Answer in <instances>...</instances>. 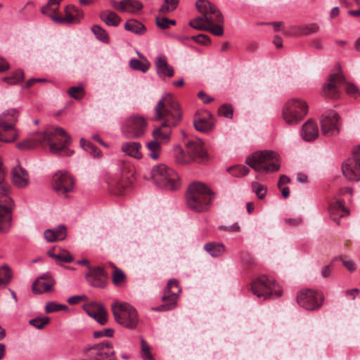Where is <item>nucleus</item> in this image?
<instances>
[{
    "mask_svg": "<svg viewBox=\"0 0 360 360\" xmlns=\"http://www.w3.org/2000/svg\"><path fill=\"white\" fill-rule=\"evenodd\" d=\"M114 330L112 328H105L101 330L94 331L93 336L94 338H99L101 337L111 338L113 336Z\"/></svg>",
    "mask_w": 360,
    "mask_h": 360,
    "instance_id": "nucleus-56",
    "label": "nucleus"
},
{
    "mask_svg": "<svg viewBox=\"0 0 360 360\" xmlns=\"http://www.w3.org/2000/svg\"><path fill=\"white\" fill-rule=\"evenodd\" d=\"M189 25L198 30H206L207 29V23L205 17L200 16L189 22Z\"/></svg>",
    "mask_w": 360,
    "mask_h": 360,
    "instance_id": "nucleus-42",
    "label": "nucleus"
},
{
    "mask_svg": "<svg viewBox=\"0 0 360 360\" xmlns=\"http://www.w3.org/2000/svg\"><path fill=\"white\" fill-rule=\"evenodd\" d=\"M80 144L83 148L88 151L94 157H99L101 154V151L92 143L89 141H86L84 139H81Z\"/></svg>",
    "mask_w": 360,
    "mask_h": 360,
    "instance_id": "nucleus-43",
    "label": "nucleus"
},
{
    "mask_svg": "<svg viewBox=\"0 0 360 360\" xmlns=\"http://www.w3.org/2000/svg\"><path fill=\"white\" fill-rule=\"evenodd\" d=\"M155 67L160 77H173L174 73V68L168 64L167 58L164 55L160 54L158 56L155 60Z\"/></svg>",
    "mask_w": 360,
    "mask_h": 360,
    "instance_id": "nucleus-28",
    "label": "nucleus"
},
{
    "mask_svg": "<svg viewBox=\"0 0 360 360\" xmlns=\"http://www.w3.org/2000/svg\"><path fill=\"white\" fill-rule=\"evenodd\" d=\"M229 170L233 176L241 177L248 174L250 169L244 165H236L230 167Z\"/></svg>",
    "mask_w": 360,
    "mask_h": 360,
    "instance_id": "nucleus-49",
    "label": "nucleus"
},
{
    "mask_svg": "<svg viewBox=\"0 0 360 360\" xmlns=\"http://www.w3.org/2000/svg\"><path fill=\"white\" fill-rule=\"evenodd\" d=\"M151 177L154 184L161 188L173 191L181 186L177 173L164 164H159L153 167Z\"/></svg>",
    "mask_w": 360,
    "mask_h": 360,
    "instance_id": "nucleus-6",
    "label": "nucleus"
},
{
    "mask_svg": "<svg viewBox=\"0 0 360 360\" xmlns=\"http://www.w3.org/2000/svg\"><path fill=\"white\" fill-rule=\"evenodd\" d=\"M181 291V290L179 286L177 280H169L165 288L164 295L162 297V300L165 304L156 308H153V310L168 311L174 309L176 306L177 299Z\"/></svg>",
    "mask_w": 360,
    "mask_h": 360,
    "instance_id": "nucleus-12",
    "label": "nucleus"
},
{
    "mask_svg": "<svg viewBox=\"0 0 360 360\" xmlns=\"http://www.w3.org/2000/svg\"><path fill=\"white\" fill-rule=\"evenodd\" d=\"M86 314L94 318L98 323L103 326L107 323L108 314L103 305L92 302L84 307Z\"/></svg>",
    "mask_w": 360,
    "mask_h": 360,
    "instance_id": "nucleus-24",
    "label": "nucleus"
},
{
    "mask_svg": "<svg viewBox=\"0 0 360 360\" xmlns=\"http://www.w3.org/2000/svg\"><path fill=\"white\" fill-rule=\"evenodd\" d=\"M319 30V26L315 23H312L300 27V32L301 34L309 35L317 32Z\"/></svg>",
    "mask_w": 360,
    "mask_h": 360,
    "instance_id": "nucleus-55",
    "label": "nucleus"
},
{
    "mask_svg": "<svg viewBox=\"0 0 360 360\" xmlns=\"http://www.w3.org/2000/svg\"><path fill=\"white\" fill-rule=\"evenodd\" d=\"M330 212L332 215L338 214L342 217L349 214V212L344 207V202L338 200L330 206Z\"/></svg>",
    "mask_w": 360,
    "mask_h": 360,
    "instance_id": "nucleus-39",
    "label": "nucleus"
},
{
    "mask_svg": "<svg viewBox=\"0 0 360 360\" xmlns=\"http://www.w3.org/2000/svg\"><path fill=\"white\" fill-rule=\"evenodd\" d=\"M198 11L205 17L207 23L223 22L224 18L218 8L207 0H198L195 3Z\"/></svg>",
    "mask_w": 360,
    "mask_h": 360,
    "instance_id": "nucleus-16",
    "label": "nucleus"
},
{
    "mask_svg": "<svg viewBox=\"0 0 360 360\" xmlns=\"http://www.w3.org/2000/svg\"><path fill=\"white\" fill-rule=\"evenodd\" d=\"M213 196L214 193L205 184L194 182L188 188L187 206L197 212H205L208 210Z\"/></svg>",
    "mask_w": 360,
    "mask_h": 360,
    "instance_id": "nucleus-2",
    "label": "nucleus"
},
{
    "mask_svg": "<svg viewBox=\"0 0 360 360\" xmlns=\"http://www.w3.org/2000/svg\"><path fill=\"white\" fill-rule=\"evenodd\" d=\"M245 162L257 172H273L280 168L278 155L273 150L256 152L246 158Z\"/></svg>",
    "mask_w": 360,
    "mask_h": 360,
    "instance_id": "nucleus-4",
    "label": "nucleus"
},
{
    "mask_svg": "<svg viewBox=\"0 0 360 360\" xmlns=\"http://www.w3.org/2000/svg\"><path fill=\"white\" fill-rule=\"evenodd\" d=\"M65 134V129L61 127H52L43 132H35L28 139L19 142L17 148L20 150L35 148L37 146L46 142L49 145L51 152H58L61 148L57 147L53 140L57 134Z\"/></svg>",
    "mask_w": 360,
    "mask_h": 360,
    "instance_id": "nucleus-3",
    "label": "nucleus"
},
{
    "mask_svg": "<svg viewBox=\"0 0 360 360\" xmlns=\"http://www.w3.org/2000/svg\"><path fill=\"white\" fill-rule=\"evenodd\" d=\"M14 207L13 200L3 202L0 201V233H6L11 227L12 210Z\"/></svg>",
    "mask_w": 360,
    "mask_h": 360,
    "instance_id": "nucleus-21",
    "label": "nucleus"
},
{
    "mask_svg": "<svg viewBox=\"0 0 360 360\" xmlns=\"http://www.w3.org/2000/svg\"><path fill=\"white\" fill-rule=\"evenodd\" d=\"M75 181L66 172L60 171L53 176V187L60 195L67 196L74 189Z\"/></svg>",
    "mask_w": 360,
    "mask_h": 360,
    "instance_id": "nucleus-17",
    "label": "nucleus"
},
{
    "mask_svg": "<svg viewBox=\"0 0 360 360\" xmlns=\"http://www.w3.org/2000/svg\"><path fill=\"white\" fill-rule=\"evenodd\" d=\"M150 65V64L146 58H144L143 61L138 59H131L129 61V66L131 69L140 70L143 72H146L149 69Z\"/></svg>",
    "mask_w": 360,
    "mask_h": 360,
    "instance_id": "nucleus-38",
    "label": "nucleus"
},
{
    "mask_svg": "<svg viewBox=\"0 0 360 360\" xmlns=\"http://www.w3.org/2000/svg\"><path fill=\"white\" fill-rule=\"evenodd\" d=\"M84 351L91 360H115L112 345L108 341L86 347Z\"/></svg>",
    "mask_w": 360,
    "mask_h": 360,
    "instance_id": "nucleus-13",
    "label": "nucleus"
},
{
    "mask_svg": "<svg viewBox=\"0 0 360 360\" xmlns=\"http://www.w3.org/2000/svg\"><path fill=\"white\" fill-rule=\"evenodd\" d=\"M338 259H340L342 261L343 265L347 269L348 271H354L356 269V264L351 259L347 258L346 257L341 256L339 257L333 258L332 262H334Z\"/></svg>",
    "mask_w": 360,
    "mask_h": 360,
    "instance_id": "nucleus-51",
    "label": "nucleus"
},
{
    "mask_svg": "<svg viewBox=\"0 0 360 360\" xmlns=\"http://www.w3.org/2000/svg\"><path fill=\"white\" fill-rule=\"evenodd\" d=\"M297 302L300 307L307 310H316L323 304V297L316 291L305 289L297 293Z\"/></svg>",
    "mask_w": 360,
    "mask_h": 360,
    "instance_id": "nucleus-14",
    "label": "nucleus"
},
{
    "mask_svg": "<svg viewBox=\"0 0 360 360\" xmlns=\"http://www.w3.org/2000/svg\"><path fill=\"white\" fill-rule=\"evenodd\" d=\"M191 39L195 41L196 43L203 45H207L210 41V37L204 34H200L196 36H192L191 37Z\"/></svg>",
    "mask_w": 360,
    "mask_h": 360,
    "instance_id": "nucleus-57",
    "label": "nucleus"
},
{
    "mask_svg": "<svg viewBox=\"0 0 360 360\" xmlns=\"http://www.w3.org/2000/svg\"><path fill=\"white\" fill-rule=\"evenodd\" d=\"M204 249L213 257L221 256L224 254L226 250L225 245L223 243L214 242L206 243L204 245Z\"/></svg>",
    "mask_w": 360,
    "mask_h": 360,
    "instance_id": "nucleus-33",
    "label": "nucleus"
},
{
    "mask_svg": "<svg viewBox=\"0 0 360 360\" xmlns=\"http://www.w3.org/2000/svg\"><path fill=\"white\" fill-rule=\"evenodd\" d=\"M342 172L349 181L360 180V147L354 151L353 157L347 159L342 164Z\"/></svg>",
    "mask_w": 360,
    "mask_h": 360,
    "instance_id": "nucleus-15",
    "label": "nucleus"
},
{
    "mask_svg": "<svg viewBox=\"0 0 360 360\" xmlns=\"http://www.w3.org/2000/svg\"><path fill=\"white\" fill-rule=\"evenodd\" d=\"M7 172L6 169H0V201L3 202H11L9 196L11 186L6 181Z\"/></svg>",
    "mask_w": 360,
    "mask_h": 360,
    "instance_id": "nucleus-31",
    "label": "nucleus"
},
{
    "mask_svg": "<svg viewBox=\"0 0 360 360\" xmlns=\"http://www.w3.org/2000/svg\"><path fill=\"white\" fill-rule=\"evenodd\" d=\"M56 6L54 3H51L49 0L48 1V3L44 6L43 7H41V12L44 14V15H46L47 16L49 17V13H51V8H52V6Z\"/></svg>",
    "mask_w": 360,
    "mask_h": 360,
    "instance_id": "nucleus-62",
    "label": "nucleus"
},
{
    "mask_svg": "<svg viewBox=\"0 0 360 360\" xmlns=\"http://www.w3.org/2000/svg\"><path fill=\"white\" fill-rule=\"evenodd\" d=\"M12 276V271L7 264L0 266V288H6L10 283Z\"/></svg>",
    "mask_w": 360,
    "mask_h": 360,
    "instance_id": "nucleus-36",
    "label": "nucleus"
},
{
    "mask_svg": "<svg viewBox=\"0 0 360 360\" xmlns=\"http://www.w3.org/2000/svg\"><path fill=\"white\" fill-rule=\"evenodd\" d=\"M155 22L158 27L162 30H165L169 27L168 18L165 17H156Z\"/></svg>",
    "mask_w": 360,
    "mask_h": 360,
    "instance_id": "nucleus-58",
    "label": "nucleus"
},
{
    "mask_svg": "<svg viewBox=\"0 0 360 360\" xmlns=\"http://www.w3.org/2000/svg\"><path fill=\"white\" fill-rule=\"evenodd\" d=\"M68 307L65 304H57L53 302H48L45 307L46 313H53L66 309Z\"/></svg>",
    "mask_w": 360,
    "mask_h": 360,
    "instance_id": "nucleus-52",
    "label": "nucleus"
},
{
    "mask_svg": "<svg viewBox=\"0 0 360 360\" xmlns=\"http://www.w3.org/2000/svg\"><path fill=\"white\" fill-rule=\"evenodd\" d=\"M50 322L48 316L37 317L29 321V323L37 329H43Z\"/></svg>",
    "mask_w": 360,
    "mask_h": 360,
    "instance_id": "nucleus-46",
    "label": "nucleus"
},
{
    "mask_svg": "<svg viewBox=\"0 0 360 360\" xmlns=\"http://www.w3.org/2000/svg\"><path fill=\"white\" fill-rule=\"evenodd\" d=\"M333 271V264H330L324 266L321 271V276L324 278H327L330 276Z\"/></svg>",
    "mask_w": 360,
    "mask_h": 360,
    "instance_id": "nucleus-61",
    "label": "nucleus"
},
{
    "mask_svg": "<svg viewBox=\"0 0 360 360\" xmlns=\"http://www.w3.org/2000/svg\"><path fill=\"white\" fill-rule=\"evenodd\" d=\"M161 142L156 140L148 141L146 143V148L148 150V156L156 160L160 158L161 153Z\"/></svg>",
    "mask_w": 360,
    "mask_h": 360,
    "instance_id": "nucleus-37",
    "label": "nucleus"
},
{
    "mask_svg": "<svg viewBox=\"0 0 360 360\" xmlns=\"http://www.w3.org/2000/svg\"><path fill=\"white\" fill-rule=\"evenodd\" d=\"M124 29L136 34H143L146 31V27L139 21L130 19L124 24Z\"/></svg>",
    "mask_w": 360,
    "mask_h": 360,
    "instance_id": "nucleus-34",
    "label": "nucleus"
},
{
    "mask_svg": "<svg viewBox=\"0 0 360 360\" xmlns=\"http://www.w3.org/2000/svg\"><path fill=\"white\" fill-rule=\"evenodd\" d=\"M18 117L19 112L16 109L5 110L0 115V141L11 143L18 139L15 124Z\"/></svg>",
    "mask_w": 360,
    "mask_h": 360,
    "instance_id": "nucleus-7",
    "label": "nucleus"
},
{
    "mask_svg": "<svg viewBox=\"0 0 360 360\" xmlns=\"http://www.w3.org/2000/svg\"><path fill=\"white\" fill-rule=\"evenodd\" d=\"M250 289L257 297L264 300L277 298L281 296L282 290L275 281L266 275H262L254 280Z\"/></svg>",
    "mask_w": 360,
    "mask_h": 360,
    "instance_id": "nucleus-8",
    "label": "nucleus"
},
{
    "mask_svg": "<svg viewBox=\"0 0 360 360\" xmlns=\"http://www.w3.org/2000/svg\"><path fill=\"white\" fill-rule=\"evenodd\" d=\"M22 78L23 72L21 71H18L11 77H4L3 80L10 84H16L21 82Z\"/></svg>",
    "mask_w": 360,
    "mask_h": 360,
    "instance_id": "nucleus-53",
    "label": "nucleus"
},
{
    "mask_svg": "<svg viewBox=\"0 0 360 360\" xmlns=\"http://www.w3.org/2000/svg\"><path fill=\"white\" fill-rule=\"evenodd\" d=\"M49 17L57 23H75L83 17V12L74 5H68L65 8L64 17L56 15H49Z\"/></svg>",
    "mask_w": 360,
    "mask_h": 360,
    "instance_id": "nucleus-22",
    "label": "nucleus"
},
{
    "mask_svg": "<svg viewBox=\"0 0 360 360\" xmlns=\"http://www.w3.org/2000/svg\"><path fill=\"white\" fill-rule=\"evenodd\" d=\"M11 179L13 184L20 188L26 187L29 184L28 173L20 166H16L12 169Z\"/></svg>",
    "mask_w": 360,
    "mask_h": 360,
    "instance_id": "nucleus-25",
    "label": "nucleus"
},
{
    "mask_svg": "<svg viewBox=\"0 0 360 360\" xmlns=\"http://www.w3.org/2000/svg\"><path fill=\"white\" fill-rule=\"evenodd\" d=\"M251 188L258 198L263 199L265 198L267 192V188L265 186L257 181H253L251 184Z\"/></svg>",
    "mask_w": 360,
    "mask_h": 360,
    "instance_id": "nucleus-45",
    "label": "nucleus"
},
{
    "mask_svg": "<svg viewBox=\"0 0 360 360\" xmlns=\"http://www.w3.org/2000/svg\"><path fill=\"white\" fill-rule=\"evenodd\" d=\"M44 238L48 242L63 240L66 238L67 229L64 225H60L55 229H46L44 233Z\"/></svg>",
    "mask_w": 360,
    "mask_h": 360,
    "instance_id": "nucleus-30",
    "label": "nucleus"
},
{
    "mask_svg": "<svg viewBox=\"0 0 360 360\" xmlns=\"http://www.w3.org/2000/svg\"><path fill=\"white\" fill-rule=\"evenodd\" d=\"M345 91L348 94L353 96H357L360 94L356 86L351 83H347L345 84Z\"/></svg>",
    "mask_w": 360,
    "mask_h": 360,
    "instance_id": "nucleus-60",
    "label": "nucleus"
},
{
    "mask_svg": "<svg viewBox=\"0 0 360 360\" xmlns=\"http://www.w3.org/2000/svg\"><path fill=\"white\" fill-rule=\"evenodd\" d=\"M339 115L333 110L326 112L321 119V133L327 136L339 133Z\"/></svg>",
    "mask_w": 360,
    "mask_h": 360,
    "instance_id": "nucleus-18",
    "label": "nucleus"
},
{
    "mask_svg": "<svg viewBox=\"0 0 360 360\" xmlns=\"http://www.w3.org/2000/svg\"><path fill=\"white\" fill-rule=\"evenodd\" d=\"M56 281L49 273L38 276L32 285L33 293L39 295L46 292H52Z\"/></svg>",
    "mask_w": 360,
    "mask_h": 360,
    "instance_id": "nucleus-20",
    "label": "nucleus"
},
{
    "mask_svg": "<svg viewBox=\"0 0 360 360\" xmlns=\"http://www.w3.org/2000/svg\"><path fill=\"white\" fill-rule=\"evenodd\" d=\"M210 118H198L194 121V127L197 131L201 132H207L213 127V121L211 114H209Z\"/></svg>",
    "mask_w": 360,
    "mask_h": 360,
    "instance_id": "nucleus-35",
    "label": "nucleus"
},
{
    "mask_svg": "<svg viewBox=\"0 0 360 360\" xmlns=\"http://www.w3.org/2000/svg\"><path fill=\"white\" fill-rule=\"evenodd\" d=\"M69 96L76 100H81L84 96V90L82 86H72L68 90Z\"/></svg>",
    "mask_w": 360,
    "mask_h": 360,
    "instance_id": "nucleus-48",
    "label": "nucleus"
},
{
    "mask_svg": "<svg viewBox=\"0 0 360 360\" xmlns=\"http://www.w3.org/2000/svg\"><path fill=\"white\" fill-rule=\"evenodd\" d=\"M307 112L308 105L305 101L298 98H292L284 104L282 116L288 124H297L306 116Z\"/></svg>",
    "mask_w": 360,
    "mask_h": 360,
    "instance_id": "nucleus-10",
    "label": "nucleus"
},
{
    "mask_svg": "<svg viewBox=\"0 0 360 360\" xmlns=\"http://www.w3.org/2000/svg\"><path fill=\"white\" fill-rule=\"evenodd\" d=\"M56 259L63 262L70 263L73 260V257L68 252H63V253L57 254Z\"/></svg>",
    "mask_w": 360,
    "mask_h": 360,
    "instance_id": "nucleus-59",
    "label": "nucleus"
},
{
    "mask_svg": "<svg viewBox=\"0 0 360 360\" xmlns=\"http://www.w3.org/2000/svg\"><path fill=\"white\" fill-rule=\"evenodd\" d=\"M218 112L219 115L224 116L226 118H232L233 109L231 105L224 104L219 108Z\"/></svg>",
    "mask_w": 360,
    "mask_h": 360,
    "instance_id": "nucleus-54",
    "label": "nucleus"
},
{
    "mask_svg": "<svg viewBox=\"0 0 360 360\" xmlns=\"http://www.w3.org/2000/svg\"><path fill=\"white\" fill-rule=\"evenodd\" d=\"M147 125L143 117L133 115L126 120L122 132L128 138L139 139L146 134Z\"/></svg>",
    "mask_w": 360,
    "mask_h": 360,
    "instance_id": "nucleus-11",
    "label": "nucleus"
},
{
    "mask_svg": "<svg viewBox=\"0 0 360 360\" xmlns=\"http://www.w3.org/2000/svg\"><path fill=\"white\" fill-rule=\"evenodd\" d=\"M121 150L124 154L135 159H141L143 157L141 151V144L139 142L127 141L122 144Z\"/></svg>",
    "mask_w": 360,
    "mask_h": 360,
    "instance_id": "nucleus-27",
    "label": "nucleus"
},
{
    "mask_svg": "<svg viewBox=\"0 0 360 360\" xmlns=\"http://www.w3.org/2000/svg\"><path fill=\"white\" fill-rule=\"evenodd\" d=\"M154 120H162L161 125L153 129L152 136L154 140L167 143L170 139L171 129L181 121L180 106L172 95L167 94L157 103L154 108Z\"/></svg>",
    "mask_w": 360,
    "mask_h": 360,
    "instance_id": "nucleus-1",
    "label": "nucleus"
},
{
    "mask_svg": "<svg viewBox=\"0 0 360 360\" xmlns=\"http://www.w3.org/2000/svg\"><path fill=\"white\" fill-rule=\"evenodd\" d=\"M112 283L116 286H120L126 280V275L124 272L120 269L114 266V270L112 274Z\"/></svg>",
    "mask_w": 360,
    "mask_h": 360,
    "instance_id": "nucleus-40",
    "label": "nucleus"
},
{
    "mask_svg": "<svg viewBox=\"0 0 360 360\" xmlns=\"http://www.w3.org/2000/svg\"><path fill=\"white\" fill-rule=\"evenodd\" d=\"M141 350V355L144 360H154L152 354L150 353V349L146 341L141 338L140 339Z\"/></svg>",
    "mask_w": 360,
    "mask_h": 360,
    "instance_id": "nucleus-47",
    "label": "nucleus"
},
{
    "mask_svg": "<svg viewBox=\"0 0 360 360\" xmlns=\"http://www.w3.org/2000/svg\"><path fill=\"white\" fill-rule=\"evenodd\" d=\"M319 136L317 124L312 120L307 121L302 126L301 136L306 141H312Z\"/></svg>",
    "mask_w": 360,
    "mask_h": 360,
    "instance_id": "nucleus-26",
    "label": "nucleus"
},
{
    "mask_svg": "<svg viewBox=\"0 0 360 360\" xmlns=\"http://www.w3.org/2000/svg\"><path fill=\"white\" fill-rule=\"evenodd\" d=\"M112 311L115 321L129 329H135L139 323L136 309L128 303L115 302L112 304Z\"/></svg>",
    "mask_w": 360,
    "mask_h": 360,
    "instance_id": "nucleus-9",
    "label": "nucleus"
},
{
    "mask_svg": "<svg viewBox=\"0 0 360 360\" xmlns=\"http://www.w3.org/2000/svg\"><path fill=\"white\" fill-rule=\"evenodd\" d=\"M91 31L98 40L105 43H108L109 41V37L107 32L101 26L98 25H93L91 27Z\"/></svg>",
    "mask_w": 360,
    "mask_h": 360,
    "instance_id": "nucleus-41",
    "label": "nucleus"
},
{
    "mask_svg": "<svg viewBox=\"0 0 360 360\" xmlns=\"http://www.w3.org/2000/svg\"><path fill=\"white\" fill-rule=\"evenodd\" d=\"M124 8L125 11H127V8H130L129 12L135 13L143 8V4L138 0H123Z\"/></svg>",
    "mask_w": 360,
    "mask_h": 360,
    "instance_id": "nucleus-44",
    "label": "nucleus"
},
{
    "mask_svg": "<svg viewBox=\"0 0 360 360\" xmlns=\"http://www.w3.org/2000/svg\"><path fill=\"white\" fill-rule=\"evenodd\" d=\"M186 153L180 146H176L174 148V156L178 164L186 165L193 161L201 162L207 159V153L201 141H189L186 144Z\"/></svg>",
    "mask_w": 360,
    "mask_h": 360,
    "instance_id": "nucleus-5",
    "label": "nucleus"
},
{
    "mask_svg": "<svg viewBox=\"0 0 360 360\" xmlns=\"http://www.w3.org/2000/svg\"><path fill=\"white\" fill-rule=\"evenodd\" d=\"M223 22H214V23L209 25L207 24V29L206 30L210 32L212 34L216 36H221L224 33V29L222 27Z\"/></svg>",
    "mask_w": 360,
    "mask_h": 360,
    "instance_id": "nucleus-50",
    "label": "nucleus"
},
{
    "mask_svg": "<svg viewBox=\"0 0 360 360\" xmlns=\"http://www.w3.org/2000/svg\"><path fill=\"white\" fill-rule=\"evenodd\" d=\"M101 19L108 26L117 27L122 21L121 18L113 11H104L100 13Z\"/></svg>",
    "mask_w": 360,
    "mask_h": 360,
    "instance_id": "nucleus-32",
    "label": "nucleus"
},
{
    "mask_svg": "<svg viewBox=\"0 0 360 360\" xmlns=\"http://www.w3.org/2000/svg\"><path fill=\"white\" fill-rule=\"evenodd\" d=\"M174 10H175L174 7L171 6L169 4H166L165 2V4H162L161 7L159 8V13L160 14L165 15L167 13L173 11Z\"/></svg>",
    "mask_w": 360,
    "mask_h": 360,
    "instance_id": "nucleus-63",
    "label": "nucleus"
},
{
    "mask_svg": "<svg viewBox=\"0 0 360 360\" xmlns=\"http://www.w3.org/2000/svg\"><path fill=\"white\" fill-rule=\"evenodd\" d=\"M85 276L93 287L103 288L106 285V274L103 268L89 267V271L86 273Z\"/></svg>",
    "mask_w": 360,
    "mask_h": 360,
    "instance_id": "nucleus-23",
    "label": "nucleus"
},
{
    "mask_svg": "<svg viewBox=\"0 0 360 360\" xmlns=\"http://www.w3.org/2000/svg\"><path fill=\"white\" fill-rule=\"evenodd\" d=\"M344 83L345 79L340 72L330 74L327 83L323 87L324 95L331 98H338L340 93L339 88Z\"/></svg>",
    "mask_w": 360,
    "mask_h": 360,
    "instance_id": "nucleus-19",
    "label": "nucleus"
},
{
    "mask_svg": "<svg viewBox=\"0 0 360 360\" xmlns=\"http://www.w3.org/2000/svg\"><path fill=\"white\" fill-rule=\"evenodd\" d=\"M72 141L71 137L67 134L65 131V134H57L53 140V142L56 143L57 147L61 149L58 152H51L53 154H60L62 152L65 153V155L69 156L72 155L74 151L70 150L68 149V146L70 144Z\"/></svg>",
    "mask_w": 360,
    "mask_h": 360,
    "instance_id": "nucleus-29",
    "label": "nucleus"
},
{
    "mask_svg": "<svg viewBox=\"0 0 360 360\" xmlns=\"http://www.w3.org/2000/svg\"><path fill=\"white\" fill-rule=\"evenodd\" d=\"M198 97L201 99L204 103H208L214 100L212 97L209 96L204 91H200L198 93Z\"/></svg>",
    "mask_w": 360,
    "mask_h": 360,
    "instance_id": "nucleus-64",
    "label": "nucleus"
}]
</instances>
